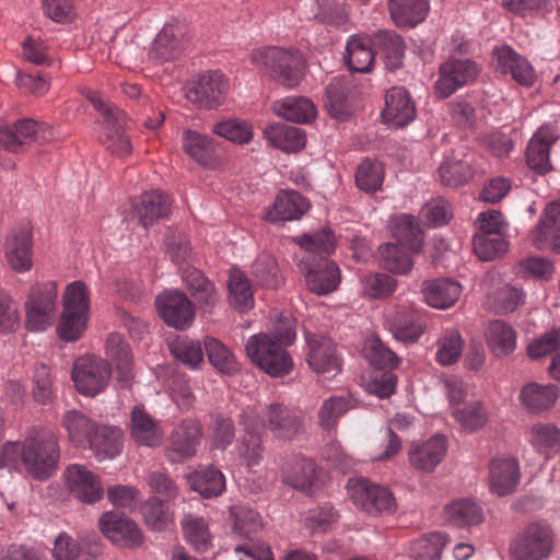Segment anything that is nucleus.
Instances as JSON below:
<instances>
[{
    "label": "nucleus",
    "mask_w": 560,
    "mask_h": 560,
    "mask_svg": "<svg viewBox=\"0 0 560 560\" xmlns=\"http://www.w3.org/2000/svg\"><path fill=\"white\" fill-rule=\"evenodd\" d=\"M266 422H262L256 410L246 408L240 415V424L245 436L237 446L238 455L247 468L259 465L262 459L261 433L266 427L275 438L291 440L300 430L301 421L296 412L282 404H270L265 409Z\"/></svg>",
    "instance_id": "1"
},
{
    "label": "nucleus",
    "mask_w": 560,
    "mask_h": 560,
    "mask_svg": "<svg viewBox=\"0 0 560 560\" xmlns=\"http://www.w3.org/2000/svg\"><path fill=\"white\" fill-rule=\"evenodd\" d=\"M60 451L54 435L33 427L19 441L5 442L0 451V468L20 470L21 467L35 479L49 478L57 468Z\"/></svg>",
    "instance_id": "2"
},
{
    "label": "nucleus",
    "mask_w": 560,
    "mask_h": 560,
    "mask_svg": "<svg viewBox=\"0 0 560 560\" xmlns=\"http://www.w3.org/2000/svg\"><path fill=\"white\" fill-rule=\"evenodd\" d=\"M252 63L264 69L275 81L294 88L299 84L304 69V59L299 50L290 51L277 47L254 49Z\"/></svg>",
    "instance_id": "3"
},
{
    "label": "nucleus",
    "mask_w": 560,
    "mask_h": 560,
    "mask_svg": "<svg viewBox=\"0 0 560 560\" xmlns=\"http://www.w3.org/2000/svg\"><path fill=\"white\" fill-rule=\"evenodd\" d=\"M266 332L248 338L245 351L252 362L271 377H283L293 370V360L285 347Z\"/></svg>",
    "instance_id": "4"
},
{
    "label": "nucleus",
    "mask_w": 560,
    "mask_h": 560,
    "mask_svg": "<svg viewBox=\"0 0 560 560\" xmlns=\"http://www.w3.org/2000/svg\"><path fill=\"white\" fill-rule=\"evenodd\" d=\"M58 284L54 280L31 287L25 302V325L31 331H44L55 323Z\"/></svg>",
    "instance_id": "5"
},
{
    "label": "nucleus",
    "mask_w": 560,
    "mask_h": 560,
    "mask_svg": "<svg viewBox=\"0 0 560 560\" xmlns=\"http://www.w3.org/2000/svg\"><path fill=\"white\" fill-rule=\"evenodd\" d=\"M555 545L552 528L541 522L526 525L510 544L514 560H542L550 556Z\"/></svg>",
    "instance_id": "6"
},
{
    "label": "nucleus",
    "mask_w": 560,
    "mask_h": 560,
    "mask_svg": "<svg viewBox=\"0 0 560 560\" xmlns=\"http://www.w3.org/2000/svg\"><path fill=\"white\" fill-rule=\"evenodd\" d=\"M86 97L103 118L102 140L106 148L119 158L128 156L132 148L122 130L125 114L117 106L104 102L97 92L90 91Z\"/></svg>",
    "instance_id": "7"
},
{
    "label": "nucleus",
    "mask_w": 560,
    "mask_h": 560,
    "mask_svg": "<svg viewBox=\"0 0 560 560\" xmlns=\"http://www.w3.org/2000/svg\"><path fill=\"white\" fill-rule=\"evenodd\" d=\"M348 491L353 504L369 514L392 513L395 511V498L382 486L364 478H352L348 481Z\"/></svg>",
    "instance_id": "8"
},
{
    "label": "nucleus",
    "mask_w": 560,
    "mask_h": 560,
    "mask_svg": "<svg viewBox=\"0 0 560 560\" xmlns=\"http://www.w3.org/2000/svg\"><path fill=\"white\" fill-rule=\"evenodd\" d=\"M110 374V366L105 360L84 355L73 364L72 381L79 393L95 396L105 389Z\"/></svg>",
    "instance_id": "9"
},
{
    "label": "nucleus",
    "mask_w": 560,
    "mask_h": 560,
    "mask_svg": "<svg viewBox=\"0 0 560 560\" xmlns=\"http://www.w3.org/2000/svg\"><path fill=\"white\" fill-rule=\"evenodd\" d=\"M54 138L50 125L32 119H21L13 127L0 126V150L16 152L27 141L48 142Z\"/></svg>",
    "instance_id": "10"
},
{
    "label": "nucleus",
    "mask_w": 560,
    "mask_h": 560,
    "mask_svg": "<svg viewBox=\"0 0 560 560\" xmlns=\"http://www.w3.org/2000/svg\"><path fill=\"white\" fill-rule=\"evenodd\" d=\"M229 91V82L219 71L199 75L187 88V98L199 107L215 108L222 104Z\"/></svg>",
    "instance_id": "11"
},
{
    "label": "nucleus",
    "mask_w": 560,
    "mask_h": 560,
    "mask_svg": "<svg viewBox=\"0 0 560 560\" xmlns=\"http://www.w3.org/2000/svg\"><path fill=\"white\" fill-rule=\"evenodd\" d=\"M440 75L434 84L435 93L446 98L462 86L472 82L479 67L470 59H448L440 66Z\"/></svg>",
    "instance_id": "12"
},
{
    "label": "nucleus",
    "mask_w": 560,
    "mask_h": 560,
    "mask_svg": "<svg viewBox=\"0 0 560 560\" xmlns=\"http://www.w3.org/2000/svg\"><path fill=\"white\" fill-rule=\"evenodd\" d=\"M528 237L537 249L560 254V201L546 205Z\"/></svg>",
    "instance_id": "13"
},
{
    "label": "nucleus",
    "mask_w": 560,
    "mask_h": 560,
    "mask_svg": "<svg viewBox=\"0 0 560 560\" xmlns=\"http://www.w3.org/2000/svg\"><path fill=\"white\" fill-rule=\"evenodd\" d=\"M156 308L162 319L176 329L188 328L195 319L191 301L179 290L166 291L158 295Z\"/></svg>",
    "instance_id": "14"
},
{
    "label": "nucleus",
    "mask_w": 560,
    "mask_h": 560,
    "mask_svg": "<svg viewBox=\"0 0 560 560\" xmlns=\"http://www.w3.org/2000/svg\"><path fill=\"white\" fill-rule=\"evenodd\" d=\"M98 525L103 535L114 545L136 548L142 544L143 536L136 522L116 512L104 513Z\"/></svg>",
    "instance_id": "15"
},
{
    "label": "nucleus",
    "mask_w": 560,
    "mask_h": 560,
    "mask_svg": "<svg viewBox=\"0 0 560 560\" xmlns=\"http://www.w3.org/2000/svg\"><path fill=\"white\" fill-rule=\"evenodd\" d=\"M70 493L83 503H95L102 499L104 489L96 474L82 464H72L65 471Z\"/></svg>",
    "instance_id": "16"
},
{
    "label": "nucleus",
    "mask_w": 560,
    "mask_h": 560,
    "mask_svg": "<svg viewBox=\"0 0 560 560\" xmlns=\"http://www.w3.org/2000/svg\"><path fill=\"white\" fill-rule=\"evenodd\" d=\"M446 453V438L435 434L425 441L413 442L408 450V460L416 470L432 472L442 463Z\"/></svg>",
    "instance_id": "17"
},
{
    "label": "nucleus",
    "mask_w": 560,
    "mask_h": 560,
    "mask_svg": "<svg viewBox=\"0 0 560 560\" xmlns=\"http://www.w3.org/2000/svg\"><path fill=\"white\" fill-rule=\"evenodd\" d=\"M298 265L311 291L316 294H327L337 289L340 282V270L334 261L320 259L315 264L311 262L310 258H302Z\"/></svg>",
    "instance_id": "18"
},
{
    "label": "nucleus",
    "mask_w": 560,
    "mask_h": 560,
    "mask_svg": "<svg viewBox=\"0 0 560 560\" xmlns=\"http://www.w3.org/2000/svg\"><path fill=\"white\" fill-rule=\"evenodd\" d=\"M4 257L15 272H26L33 266L32 259V232L25 224L13 229L8 235L4 247Z\"/></svg>",
    "instance_id": "19"
},
{
    "label": "nucleus",
    "mask_w": 560,
    "mask_h": 560,
    "mask_svg": "<svg viewBox=\"0 0 560 560\" xmlns=\"http://www.w3.org/2000/svg\"><path fill=\"white\" fill-rule=\"evenodd\" d=\"M200 440L199 423L191 419L182 421L171 434L170 445L165 450L167 458L176 463L194 456Z\"/></svg>",
    "instance_id": "20"
},
{
    "label": "nucleus",
    "mask_w": 560,
    "mask_h": 560,
    "mask_svg": "<svg viewBox=\"0 0 560 560\" xmlns=\"http://www.w3.org/2000/svg\"><path fill=\"white\" fill-rule=\"evenodd\" d=\"M382 117L392 128H402L415 119L416 107L405 88L394 86L387 91Z\"/></svg>",
    "instance_id": "21"
},
{
    "label": "nucleus",
    "mask_w": 560,
    "mask_h": 560,
    "mask_svg": "<svg viewBox=\"0 0 560 560\" xmlns=\"http://www.w3.org/2000/svg\"><path fill=\"white\" fill-rule=\"evenodd\" d=\"M310 202L295 190H281L277 194L272 206L265 214L271 223L299 220L308 210Z\"/></svg>",
    "instance_id": "22"
},
{
    "label": "nucleus",
    "mask_w": 560,
    "mask_h": 560,
    "mask_svg": "<svg viewBox=\"0 0 560 560\" xmlns=\"http://www.w3.org/2000/svg\"><path fill=\"white\" fill-rule=\"evenodd\" d=\"M497 67L503 74H510L520 85L529 88L536 81V72L529 61L509 46L495 49Z\"/></svg>",
    "instance_id": "23"
},
{
    "label": "nucleus",
    "mask_w": 560,
    "mask_h": 560,
    "mask_svg": "<svg viewBox=\"0 0 560 560\" xmlns=\"http://www.w3.org/2000/svg\"><path fill=\"white\" fill-rule=\"evenodd\" d=\"M385 319L393 337L405 343L416 342L425 328L424 323L416 313L404 308L388 310Z\"/></svg>",
    "instance_id": "24"
},
{
    "label": "nucleus",
    "mask_w": 560,
    "mask_h": 560,
    "mask_svg": "<svg viewBox=\"0 0 560 560\" xmlns=\"http://www.w3.org/2000/svg\"><path fill=\"white\" fill-rule=\"evenodd\" d=\"M85 553L91 558H96L102 552L100 538L93 534L88 541H80L68 533H60L54 541L51 549L52 560H78L81 553Z\"/></svg>",
    "instance_id": "25"
},
{
    "label": "nucleus",
    "mask_w": 560,
    "mask_h": 560,
    "mask_svg": "<svg viewBox=\"0 0 560 560\" xmlns=\"http://www.w3.org/2000/svg\"><path fill=\"white\" fill-rule=\"evenodd\" d=\"M520 477L518 462L514 457L494 458L490 464V489L500 497L514 492Z\"/></svg>",
    "instance_id": "26"
},
{
    "label": "nucleus",
    "mask_w": 560,
    "mask_h": 560,
    "mask_svg": "<svg viewBox=\"0 0 560 560\" xmlns=\"http://www.w3.org/2000/svg\"><path fill=\"white\" fill-rule=\"evenodd\" d=\"M310 352L307 362L317 373H338L340 371L339 358L332 340L326 336L307 337Z\"/></svg>",
    "instance_id": "27"
},
{
    "label": "nucleus",
    "mask_w": 560,
    "mask_h": 560,
    "mask_svg": "<svg viewBox=\"0 0 560 560\" xmlns=\"http://www.w3.org/2000/svg\"><path fill=\"white\" fill-rule=\"evenodd\" d=\"M185 27L179 22L166 23L154 38L150 56L159 61L177 57L183 51Z\"/></svg>",
    "instance_id": "28"
},
{
    "label": "nucleus",
    "mask_w": 560,
    "mask_h": 560,
    "mask_svg": "<svg viewBox=\"0 0 560 560\" xmlns=\"http://www.w3.org/2000/svg\"><path fill=\"white\" fill-rule=\"evenodd\" d=\"M86 447L93 451L98 462L114 459L122 450V431L118 427L97 425Z\"/></svg>",
    "instance_id": "29"
},
{
    "label": "nucleus",
    "mask_w": 560,
    "mask_h": 560,
    "mask_svg": "<svg viewBox=\"0 0 560 560\" xmlns=\"http://www.w3.org/2000/svg\"><path fill=\"white\" fill-rule=\"evenodd\" d=\"M388 230L409 252L418 253L423 245V234L416 217L407 213L392 215L388 221Z\"/></svg>",
    "instance_id": "30"
},
{
    "label": "nucleus",
    "mask_w": 560,
    "mask_h": 560,
    "mask_svg": "<svg viewBox=\"0 0 560 560\" xmlns=\"http://www.w3.org/2000/svg\"><path fill=\"white\" fill-rule=\"evenodd\" d=\"M130 432L137 444L148 447L160 446L164 438L159 423L142 407H135L131 412Z\"/></svg>",
    "instance_id": "31"
},
{
    "label": "nucleus",
    "mask_w": 560,
    "mask_h": 560,
    "mask_svg": "<svg viewBox=\"0 0 560 560\" xmlns=\"http://www.w3.org/2000/svg\"><path fill=\"white\" fill-rule=\"evenodd\" d=\"M485 339L491 353L497 358H505L514 352L517 345L516 331L504 320H492L485 330Z\"/></svg>",
    "instance_id": "32"
},
{
    "label": "nucleus",
    "mask_w": 560,
    "mask_h": 560,
    "mask_svg": "<svg viewBox=\"0 0 560 560\" xmlns=\"http://www.w3.org/2000/svg\"><path fill=\"white\" fill-rule=\"evenodd\" d=\"M171 209L170 198L160 190L144 192L133 207V215L143 226L165 218Z\"/></svg>",
    "instance_id": "33"
},
{
    "label": "nucleus",
    "mask_w": 560,
    "mask_h": 560,
    "mask_svg": "<svg viewBox=\"0 0 560 560\" xmlns=\"http://www.w3.org/2000/svg\"><path fill=\"white\" fill-rule=\"evenodd\" d=\"M264 138L270 145L284 152H298L306 144V135L301 128L283 122L267 126Z\"/></svg>",
    "instance_id": "34"
},
{
    "label": "nucleus",
    "mask_w": 560,
    "mask_h": 560,
    "mask_svg": "<svg viewBox=\"0 0 560 560\" xmlns=\"http://www.w3.org/2000/svg\"><path fill=\"white\" fill-rule=\"evenodd\" d=\"M349 93L350 82L346 77H334L326 86L325 106L337 120H346L351 116Z\"/></svg>",
    "instance_id": "35"
},
{
    "label": "nucleus",
    "mask_w": 560,
    "mask_h": 560,
    "mask_svg": "<svg viewBox=\"0 0 560 560\" xmlns=\"http://www.w3.org/2000/svg\"><path fill=\"white\" fill-rule=\"evenodd\" d=\"M422 293L427 303L434 308L452 306L462 293L459 282L451 279H436L422 283Z\"/></svg>",
    "instance_id": "36"
},
{
    "label": "nucleus",
    "mask_w": 560,
    "mask_h": 560,
    "mask_svg": "<svg viewBox=\"0 0 560 560\" xmlns=\"http://www.w3.org/2000/svg\"><path fill=\"white\" fill-rule=\"evenodd\" d=\"M183 149L198 164L214 168L218 165L214 155V143L208 137L198 131L187 129L183 132Z\"/></svg>",
    "instance_id": "37"
},
{
    "label": "nucleus",
    "mask_w": 560,
    "mask_h": 560,
    "mask_svg": "<svg viewBox=\"0 0 560 560\" xmlns=\"http://www.w3.org/2000/svg\"><path fill=\"white\" fill-rule=\"evenodd\" d=\"M429 0H388L390 18L399 27H413L429 11Z\"/></svg>",
    "instance_id": "38"
},
{
    "label": "nucleus",
    "mask_w": 560,
    "mask_h": 560,
    "mask_svg": "<svg viewBox=\"0 0 560 560\" xmlns=\"http://www.w3.org/2000/svg\"><path fill=\"white\" fill-rule=\"evenodd\" d=\"M229 303L238 312L250 310L254 304V291L247 275L236 266L229 270Z\"/></svg>",
    "instance_id": "39"
},
{
    "label": "nucleus",
    "mask_w": 560,
    "mask_h": 560,
    "mask_svg": "<svg viewBox=\"0 0 560 560\" xmlns=\"http://www.w3.org/2000/svg\"><path fill=\"white\" fill-rule=\"evenodd\" d=\"M558 397L559 389L553 384L529 383L520 393L522 405L530 412H539L552 407Z\"/></svg>",
    "instance_id": "40"
},
{
    "label": "nucleus",
    "mask_w": 560,
    "mask_h": 560,
    "mask_svg": "<svg viewBox=\"0 0 560 560\" xmlns=\"http://www.w3.org/2000/svg\"><path fill=\"white\" fill-rule=\"evenodd\" d=\"M276 114L287 120L306 124L317 114L312 101L304 96H288L273 104Z\"/></svg>",
    "instance_id": "41"
},
{
    "label": "nucleus",
    "mask_w": 560,
    "mask_h": 560,
    "mask_svg": "<svg viewBox=\"0 0 560 560\" xmlns=\"http://www.w3.org/2000/svg\"><path fill=\"white\" fill-rule=\"evenodd\" d=\"M445 521L456 527H469L480 524L483 514L480 506L469 499H459L444 508Z\"/></svg>",
    "instance_id": "42"
},
{
    "label": "nucleus",
    "mask_w": 560,
    "mask_h": 560,
    "mask_svg": "<svg viewBox=\"0 0 560 560\" xmlns=\"http://www.w3.org/2000/svg\"><path fill=\"white\" fill-rule=\"evenodd\" d=\"M61 424L67 431L69 440L81 447H86L90 436L97 427L93 420L77 409L66 411Z\"/></svg>",
    "instance_id": "43"
},
{
    "label": "nucleus",
    "mask_w": 560,
    "mask_h": 560,
    "mask_svg": "<svg viewBox=\"0 0 560 560\" xmlns=\"http://www.w3.org/2000/svg\"><path fill=\"white\" fill-rule=\"evenodd\" d=\"M345 59L352 72H370L374 62V54L369 39L360 35H352L347 42Z\"/></svg>",
    "instance_id": "44"
},
{
    "label": "nucleus",
    "mask_w": 560,
    "mask_h": 560,
    "mask_svg": "<svg viewBox=\"0 0 560 560\" xmlns=\"http://www.w3.org/2000/svg\"><path fill=\"white\" fill-rule=\"evenodd\" d=\"M106 355L116 365L119 380L128 384L132 377V354L129 346L118 334H110L106 341Z\"/></svg>",
    "instance_id": "45"
},
{
    "label": "nucleus",
    "mask_w": 560,
    "mask_h": 560,
    "mask_svg": "<svg viewBox=\"0 0 560 560\" xmlns=\"http://www.w3.org/2000/svg\"><path fill=\"white\" fill-rule=\"evenodd\" d=\"M203 347L211 365L221 374L234 375L240 371V364L232 351L212 336L203 339Z\"/></svg>",
    "instance_id": "46"
},
{
    "label": "nucleus",
    "mask_w": 560,
    "mask_h": 560,
    "mask_svg": "<svg viewBox=\"0 0 560 560\" xmlns=\"http://www.w3.org/2000/svg\"><path fill=\"white\" fill-rule=\"evenodd\" d=\"M374 45L383 54L387 68L396 70L402 66L406 44L400 35L389 31H378L374 35Z\"/></svg>",
    "instance_id": "47"
},
{
    "label": "nucleus",
    "mask_w": 560,
    "mask_h": 560,
    "mask_svg": "<svg viewBox=\"0 0 560 560\" xmlns=\"http://www.w3.org/2000/svg\"><path fill=\"white\" fill-rule=\"evenodd\" d=\"M190 487L205 498L218 497L225 489L223 474L213 468H200L188 476Z\"/></svg>",
    "instance_id": "48"
},
{
    "label": "nucleus",
    "mask_w": 560,
    "mask_h": 560,
    "mask_svg": "<svg viewBox=\"0 0 560 560\" xmlns=\"http://www.w3.org/2000/svg\"><path fill=\"white\" fill-rule=\"evenodd\" d=\"M357 400L351 396H331L325 399L318 410V422L325 430H331L338 420L349 410L357 407Z\"/></svg>",
    "instance_id": "49"
},
{
    "label": "nucleus",
    "mask_w": 560,
    "mask_h": 560,
    "mask_svg": "<svg viewBox=\"0 0 560 560\" xmlns=\"http://www.w3.org/2000/svg\"><path fill=\"white\" fill-rule=\"evenodd\" d=\"M528 441L546 458L552 457L560 451V431L551 424L537 423L533 425Z\"/></svg>",
    "instance_id": "50"
},
{
    "label": "nucleus",
    "mask_w": 560,
    "mask_h": 560,
    "mask_svg": "<svg viewBox=\"0 0 560 560\" xmlns=\"http://www.w3.org/2000/svg\"><path fill=\"white\" fill-rule=\"evenodd\" d=\"M182 528L186 541L198 552H206L211 547V534L203 517L191 514L182 521Z\"/></svg>",
    "instance_id": "51"
},
{
    "label": "nucleus",
    "mask_w": 560,
    "mask_h": 560,
    "mask_svg": "<svg viewBox=\"0 0 560 560\" xmlns=\"http://www.w3.org/2000/svg\"><path fill=\"white\" fill-rule=\"evenodd\" d=\"M407 247L400 244L387 243L380 247L381 265L393 273L406 275L413 267V259Z\"/></svg>",
    "instance_id": "52"
},
{
    "label": "nucleus",
    "mask_w": 560,
    "mask_h": 560,
    "mask_svg": "<svg viewBox=\"0 0 560 560\" xmlns=\"http://www.w3.org/2000/svg\"><path fill=\"white\" fill-rule=\"evenodd\" d=\"M451 413L460 428L467 432L476 431L488 422V411L479 400L455 406Z\"/></svg>",
    "instance_id": "53"
},
{
    "label": "nucleus",
    "mask_w": 560,
    "mask_h": 560,
    "mask_svg": "<svg viewBox=\"0 0 560 560\" xmlns=\"http://www.w3.org/2000/svg\"><path fill=\"white\" fill-rule=\"evenodd\" d=\"M525 294L522 289L503 284L497 288L489 296L488 303L497 313H512L524 304Z\"/></svg>",
    "instance_id": "54"
},
{
    "label": "nucleus",
    "mask_w": 560,
    "mask_h": 560,
    "mask_svg": "<svg viewBox=\"0 0 560 560\" xmlns=\"http://www.w3.org/2000/svg\"><path fill=\"white\" fill-rule=\"evenodd\" d=\"M252 276L259 284L267 288H277L282 282L277 260L267 252L260 253L253 261Z\"/></svg>",
    "instance_id": "55"
},
{
    "label": "nucleus",
    "mask_w": 560,
    "mask_h": 560,
    "mask_svg": "<svg viewBox=\"0 0 560 560\" xmlns=\"http://www.w3.org/2000/svg\"><path fill=\"white\" fill-rule=\"evenodd\" d=\"M316 479V465L312 459L299 458L284 472L283 481L292 488L308 491Z\"/></svg>",
    "instance_id": "56"
},
{
    "label": "nucleus",
    "mask_w": 560,
    "mask_h": 560,
    "mask_svg": "<svg viewBox=\"0 0 560 560\" xmlns=\"http://www.w3.org/2000/svg\"><path fill=\"white\" fill-rule=\"evenodd\" d=\"M173 357L192 370L203 364V350L200 341L189 338H177L170 343Z\"/></svg>",
    "instance_id": "57"
},
{
    "label": "nucleus",
    "mask_w": 560,
    "mask_h": 560,
    "mask_svg": "<svg viewBox=\"0 0 560 560\" xmlns=\"http://www.w3.org/2000/svg\"><path fill=\"white\" fill-rule=\"evenodd\" d=\"M476 256L483 261L494 260L509 250L505 235L477 233L472 240Z\"/></svg>",
    "instance_id": "58"
},
{
    "label": "nucleus",
    "mask_w": 560,
    "mask_h": 560,
    "mask_svg": "<svg viewBox=\"0 0 560 560\" xmlns=\"http://www.w3.org/2000/svg\"><path fill=\"white\" fill-rule=\"evenodd\" d=\"M62 311L90 315V294L83 281H73L65 288L61 298Z\"/></svg>",
    "instance_id": "59"
},
{
    "label": "nucleus",
    "mask_w": 560,
    "mask_h": 560,
    "mask_svg": "<svg viewBox=\"0 0 560 560\" xmlns=\"http://www.w3.org/2000/svg\"><path fill=\"white\" fill-rule=\"evenodd\" d=\"M447 542L444 533H432L412 542L411 556L422 560H439Z\"/></svg>",
    "instance_id": "60"
},
{
    "label": "nucleus",
    "mask_w": 560,
    "mask_h": 560,
    "mask_svg": "<svg viewBox=\"0 0 560 560\" xmlns=\"http://www.w3.org/2000/svg\"><path fill=\"white\" fill-rule=\"evenodd\" d=\"M384 166L381 162L365 160L357 168L355 183L359 189L374 192L382 187Z\"/></svg>",
    "instance_id": "61"
},
{
    "label": "nucleus",
    "mask_w": 560,
    "mask_h": 560,
    "mask_svg": "<svg viewBox=\"0 0 560 560\" xmlns=\"http://www.w3.org/2000/svg\"><path fill=\"white\" fill-rule=\"evenodd\" d=\"M442 184L451 187L464 185L469 180L472 171L467 161L463 159L445 158L439 168Z\"/></svg>",
    "instance_id": "62"
},
{
    "label": "nucleus",
    "mask_w": 560,
    "mask_h": 560,
    "mask_svg": "<svg viewBox=\"0 0 560 560\" xmlns=\"http://www.w3.org/2000/svg\"><path fill=\"white\" fill-rule=\"evenodd\" d=\"M90 315L75 312H61L57 326L60 339L67 342L79 340L88 327Z\"/></svg>",
    "instance_id": "63"
},
{
    "label": "nucleus",
    "mask_w": 560,
    "mask_h": 560,
    "mask_svg": "<svg viewBox=\"0 0 560 560\" xmlns=\"http://www.w3.org/2000/svg\"><path fill=\"white\" fill-rule=\"evenodd\" d=\"M364 355L372 365L380 370H393L399 364V359L396 353L386 347L378 338L366 341Z\"/></svg>",
    "instance_id": "64"
}]
</instances>
